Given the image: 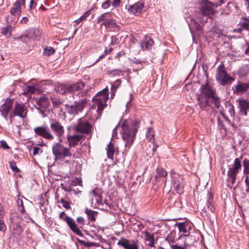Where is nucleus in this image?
<instances>
[{
	"mask_svg": "<svg viewBox=\"0 0 249 249\" xmlns=\"http://www.w3.org/2000/svg\"><path fill=\"white\" fill-rule=\"evenodd\" d=\"M239 24L242 28L238 29L237 30L238 31H242V28L247 31H249V17H243Z\"/></svg>",
	"mask_w": 249,
	"mask_h": 249,
	"instance_id": "2f4dec72",
	"label": "nucleus"
},
{
	"mask_svg": "<svg viewBox=\"0 0 249 249\" xmlns=\"http://www.w3.org/2000/svg\"><path fill=\"white\" fill-rule=\"evenodd\" d=\"M121 71H122L120 70H114L112 71H110L109 70L107 71V72L109 74L113 73V74H115V75L119 74V73H120Z\"/></svg>",
	"mask_w": 249,
	"mask_h": 249,
	"instance_id": "bf43d9fd",
	"label": "nucleus"
},
{
	"mask_svg": "<svg viewBox=\"0 0 249 249\" xmlns=\"http://www.w3.org/2000/svg\"><path fill=\"white\" fill-rule=\"evenodd\" d=\"M59 202H60L63 206L67 210H69L71 208L70 202L65 200L64 198L60 199Z\"/></svg>",
	"mask_w": 249,
	"mask_h": 249,
	"instance_id": "49530a36",
	"label": "nucleus"
},
{
	"mask_svg": "<svg viewBox=\"0 0 249 249\" xmlns=\"http://www.w3.org/2000/svg\"><path fill=\"white\" fill-rule=\"evenodd\" d=\"M186 237L184 241L185 246H180L178 244L173 245L172 249H185V246H191L194 243L198 241L199 239V233L198 232H194L191 234L190 232L187 235H185Z\"/></svg>",
	"mask_w": 249,
	"mask_h": 249,
	"instance_id": "6e6552de",
	"label": "nucleus"
},
{
	"mask_svg": "<svg viewBox=\"0 0 249 249\" xmlns=\"http://www.w3.org/2000/svg\"><path fill=\"white\" fill-rule=\"evenodd\" d=\"M243 173L246 175L245 183L246 187V192L249 193V160L245 159L243 161Z\"/></svg>",
	"mask_w": 249,
	"mask_h": 249,
	"instance_id": "412c9836",
	"label": "nucleus"
},
{
	"mask_svg": "<svg viewBox=\"0 0 249 249\" xmlns=\"http://www.w3.org/2000/svg\"><path fill=\"white\" fill-rule=\"evenodd\" d=\"M226 107L228 109V112L231 117H234L235 115L234 109L233 106L231 103H229L226 105Z\"/></svg>",
	"mask_w": 249,
	"mask_h": 249,
	"instance_id": "a18cd8bd",
	"label": "nucleus"
},
{
	"mask_svg": "<svg viewBox=\"0 0 249 249\" xmlns=\"http://www.w3.org/2000/svg\"><path fill=\"white\" fill-rule=\"evenodd\" d=\"M88 100L83 99L78 101H75L74 104H66L65 110L70 114L76 115L79 112H81L87 104Z\"/></svg>",
	"mask_w": 249,
	"mask_h": 249,
	"instance_id": "0eeeda50",
	"label": "nucleus"
},
{
	"mask_svg": "<svg viewBox=\"0 0 249 249\" xmlns=\"http://www.w3.org/2000/svg\"><path fill=\"white\" fill-rule=\"evenodd\" d=\"M195 27L197 31H200L201 30V26L196 22H195Z\"/></svg>",
	"mask_w": 249,
	"mask_h": 249,
	"instance_id": "338daca9",
	"label": "nucleus"
},
{
	"mask_svg": "<svg viewBox=\"0 0 249 249\" xmlns=\"http://www.w3.org/2000/svg\"><path fill=\"white\" fill-rule=\"evenodd\" d=\"M249 73V67L247 65L243 66L240 68L238 74L240 77H244Z\"/></svg>",
	"mask_w": 249,
	"mask_h": 249,
	"instance_id": "4c0bfd02",
	"label": "nucleus"
},
{
	"mask_svg": "<svg viewBox=\"0 0 249 249\" xmlns=\"http://www.w3.org/2000/svg\"><path fill=\"white\" fill-rule=\"evenodd\" d=\"M178 226L180 232L189 233L190 232L189 230H192L189 223L187 222L179 223Z\"/></svg>",
	"mask_w": 249,
	"mask_h": 249,
	"instance_id": "7c9ffc66",
	"label": "nucleus"
},
{
	"mask_svg": "<svg viewBox=\"0 0 249 249\" xmlns=\"http://www.w3.org/2000/svg\"><path fill=\"white\" fill-rule=\"evenodd\" d=\"M216 79L220 85L223 86L226 85L228 83H231L232 81H234L233 77H231L227 74L223 65H220L217 68Z\"/></svg>",
	"mask_w": 249,
	"mask_h": 249,
	"instance_id": "423d86ee",
	"label": "nucleus"
},
{
	"mask_svg": "<svg viewBox=\"0 0 249 249\" xmlns=\"http://www.w3.org/2000/svg\"><path fill=\"white\" fill-rule=\"evenodd\" d=\"M64 221H65L70 229L77 235L82 236L83 234L80 230L77 227L74 220L71 217L68 216H65L64 219Z\"/></svg>",
	"mask_w": 249,
	"mask_h": 249,
	"instance_id": "6ab92c4d",
	"label": "nucleus"
},
{
	"mask_svg": "<svg viewBox=\"0 0 249 249\" xmlns=\"http://www.w3.org/2000/svg\"><path fill=\"white\" fill-rule=\"evenodd\" d=\"M40 148L38 147H35L33 149V155H36L38 153L39 150H40Z\"/></svg>",
	"mask_w": 249,
	"mask_h": 249,
	"instance_id": "e2e57ef3",
	"label": "nucleus"
},
{
	"mask_svg": "<svg viewBox=\"0 0 249 249\" xmlns=\"http://www.w3.org/2000/svg\"><path fill=\"white\" fill-rule=\"evenodd\" d=\"M107 15H108V13H106L101 15V16L97 18V22L98 23L102 22H106V21L109 19V18H107Z\"/></svg>",
	"mask_w": 249,
	"mask_h": 249,
	"instance_id": "79ce46f5",
	"label": "nucleus"
},
{
	"mask_svg": "<svg viewBox=\"0 0 249 249\" xmlns=\"http://www.w3.org/2000/svg\"><path fill=\"white\" fill-rule=\"evenodd\" d=\"M139 127V122L136 121L125 120L121 123V133L125 147L129 148L133 143Z\"/></svg>",
	"mask_w": 249,
	"mask_h": 249,
	"instance_id": "f257e3e1",
	"label": "nucleus"
},
{
	"mask_svg": "<svg viewBox=\"0 0 249 249\" xmlns=\"http://www.w3.org/2000/svg\"><path fill=\"white\" fill-rule=\"evenodd\" d=\"M78 241L79 242H80L81 244L84 245H85L86 246H87V247L89 246V244H90V243L85 242V241L81 240H79V239H78Z\"/></svg>",
	"mask_w": 249,
	"mask_h": 249,
	"instance_id": "0e129e2a",
	"label": "nucleus"
},
{
	"mask_svg": "<svg viewBox=\"0 0 249 249\" xmlns=\"http://www.w3.org/2000/svg\"><path fill=\"white\" fill-rule=\"evenodd\" d=\"M92 129V125L84 118L79 119L77 124L74 127L76 132L85 134L90 133Z\"/></svg>",
	"mask_w": 249,
	"mask_h": 249,
	"instance_id": "1a4fd4ad",
	"label": "nucleus"
},
{
	"mask_svg": "<svg viewBox=\"0 0 249 249\" xmlns=\"http://www.w3.org/2000/svg\"><path fill=\"white\" fill-rule=\"evenodd\" d=\"M5 215V211L3 210V207L0 204V218H2Z\"/></svg>",
	"mask_w": 249,
	"mask_h": 249,
	"instance_id": "052dcab7",
	"label": "nucleus"
},
{
	"mask_svg": "<svg viewBox=\"0 0 249 249\" xmlns=\"http://www.w3.org/2000/svg\"><path fill=\"white\" fill-rule=\"evenodd\" d=\"M22 5H24V4L19 3L18 1H16L14 3L10 11L12 17H11L10 16H8L7 18V20L12 21L19 18L22 12L21 8Z\"/></svg>",
	"mask_w": 249,
	"mask_h": 249,
	"instance_id": "ddd939ff",
	"label": "nucleus"
},
{
	"mask_svg": "<svg viewBox=\"0 0 249 249\" xmlns=\"http://www.w3.org/2000/svg\"><path fill=\"white\" fill-rule=\"evenodd\" d=\"M146 138L147 140L151 142H152L154 144V142H155V140L154 138V130L152 128H149L147 131L146 134Z\"/></svg>",
	"mask_w": 249,
	"mask_h": 249,
	"instance_id": "e433bc0d",
	"label": "nucleus"
},
{
	"mask_svg": "<svg viewBox=\"0 0 249 249\" xmlns=\"http://www.w3.org/2000/svg\"><path fill=\"white\" fill-rule=\"evenodd\" d=\"M240 111L244 115H247V110L249 109V101L244 99H238Z\"/></svg>",
	"mask_w": 249,
	"mask_h": 249,
	"instance_id": "393cba45",
	"label": "nucleus"
},
{
	"mask_svg": "<svg viewBox=\"0 0 249 249\" xmlns=\"http://www.w3.org/2000/svg\"><path fill=\"white\" fill-rule=\"evenodd\" d=\"M121 124V123H119L118 125L114 128L112 131V136L113 137H115L117 135V129H118L119 126Z\"/></svg>",
	"mask_w": 249,
	"mask_h": 249,
	"instance_id": "680f3d73",
	"label": "nucleus"
},
{
	"mask_svg": "<svg viewBox=\"0 0 249 249\" xmlns=\"http://www.w3.org/2000/svg\"><path fill=\"white\" fill-rule=\"evenodd\" d=\"M0 147L3 148L4 149H9V147L8 145L6 142L4 140L0 141Z\"/></svg>",
	"mask_w": 249,
	"mask_h": 249,
	"instance_id": "5fc2aeb1",
	"label": "nucleus"
},
{
	"mask_svg": "<svg viewBox=\"0 0 249 249\" xmlns=\"http://www.w3.org/2000/svg\"><path fill=\"white\" fill-rule=\"evenodd\" d=\"M77 222L82 225H84L85 224L84 222V218L83 217H78L76 219Z\"/></svg>",
	"mask_w": 249,
	"mask_h": 249,
	"instance_id": "13d9d810",
	"label": "nucleus"
},
{
	"mask_svg": "<svg viewBox=\"0 0 249 249\" xmlns=\"http://www.w3.org/2000/svg\"><path fill=\"white\" fill-rule=\"evenodd\" d=\"M173 185L177 193L181 194L183 192L184 182L181 177L177 175L172 179Z\"/></svg>",
	"mask_w": 249,
	"mask_h": 249,
	"instance_id": "f3484780",
	"label": "nucleus"
},
{
	"mask_svg": "<svg viewBox=\"0 0 249 249\" xmlns=\"http://www.w3.org/2000/svg\"><path fill=\"white\" fill-rule=\"evenodd\" d=\"M40 86L37 84L34 85H25L23 90L25 94L36 93L39 91Z\"/></svg>",
	"mask_w": 249,
	"mask_h": 249,
	"instance_id": "bb28decb",
	"label": "nucleus"
},
{
	"mask_svg": "<svg viewBox=\"0 0 249 249\" xmlns=\"http://www.w3.org/2000/svg\"><path fill=\"white\" fill-rule=\"evenodd\" d=\"M90 195L94 196L98 204L102 203V192L98 188H96L91 191Z\"/></svg>",
	"mask_w": 249,
	"mask_h": 249,
	"instance_id": "c756f323",
	"label": "nucleus"
},
{
	"mask_svg": "<svg viewBox=\"0 0 249 249\" xmlns=\"http://www.w3.org/2000/svg\"><path fill=\"white\" fill-rule=\"evenodd\" d=\"M9 164L10 168L13 171L18 172L19 171V169L17 167L16 163L15 161H11L9 162Z\"/></svg>",
	"mask_w": 249,
	"mask_h": 249,
	"instance_id": "8fccbe9b",
	"label": "nucleus"
},
{
	"mask_svg": "<svg viewBox=\"0 0 249 249\" xmlns=\"http://www.w3.org/2000/svg\"><path fill=\"white\" fill-rule=\"evenodd\" d=\"M121 84V81L120 79L116 80L111 86V89H117L120 86Z\"/></svg>",
	"mask_w": 249,
	"mask_h": 249,
	"instance_id": "3c124183",
	"label": "nucleus"
},
{
	"mask_svg": "<svg viewBox=\"0 0 249 249\" xmlns=\"http://www.w3.org/2000/svg\"><path fill=\"white\" fill-rule=\"evenodd\" d=\"M144 5L141 2H138L133 5L128 6V11L130 13L134 15L140 14L142 9L143 8Z\"/></svg>",
	"mask_w": 249,
	"mask_h": 249,
	"instance_id": "b1692460",
	"label": "nucleus"
},
{
	"mask_svg": "<svg viewBox=\"0 0 249 249\" xmlns=\"http://www.w3.org/2000/svg\"><path fill=\"white\" fill-rule=\"evenodd\" d=\"M71 185H80L82 186V180L81 179L75 178L71 182Z\"/></svg>",
	"mask_w": 249,
	"mask_h": 249,
	"instance_id": "603ef678",
	"label": "nucleus"
},
{
	"mask_svg": "<svg viewBox=\"0 0 249 249\" xmlns=\"http://www.w3.org/2000/svg\"><path fill=\"white\" fill-rule=\"evenodd\" d=\"M200 94H203L209 98H211L216 94L215 89L208 83L202 85L200 88Z\"/></svg>",
	"mask_w": 249,
	"mask_h": 249,
	"instance_id": "a211bd4d",
	"label": "nucleus"
},
{
	"mask_svg": "<svg viewBox=\"0 0 249 249\" xmlns=\"http://www.w3.org/2000/svg\"><path fill=\"white\" fill-rule=\"evenodd\" d=\"M176 235L175 232H171L169 233L167 236L166 240L171 243H174L175 241V237Z\"/></svg>",
	"mask_w": 249,
	"mask_h": 249,
	"instance_id": "c03bdc74",
	"label": "nucleus"
},
{
	"mask_svg": "<svg viewBox=\"0 0 249 249\" xmlns=\"http://www.w3.org/2000/svg\"><path fill=\"white\" fill-rule=\"evenodd\" d=\"M207 207L211 212L213 213L214 212L215 208L212 199H209L208 200L207 202Z\"/></svg>",
	"mask_w": 249,
	"mask_h": 249,
	"instance_id": "37998d69",
	"label": "nucleus"
},
{
	"mask_svg": "<svg viewBox=\"0 0 249 249\" xmlns=\"http://www.w3.org/2000/svg\"><path fill=\"white\" fill-rule=\"evenodd\" d=\"M117 245L122 246L124 249H139V241L137 239L129 240L121 238Z\"/></svg>",
	"mask_w": 249,
	"mask_h": 249,
	"instance_id": "9b49d317",
	"label": "nucleus"
},
{
	"mask_svg": "<svg viewBox=\"0 0 249 249\" xmlns=\"http://www.w3.org/2000/svg\"><path fill=\"white\" fill-rule=\"evenodd\" d=\"M167 175V172L163 168H157L156 170V175L155 176V180L157 181L161 180L163 181L166 180V177Z\"/></svg>",
	"mask_w": 249,
	"mask_h": 249,
	"instance_id": "cd10ccee",
	"label": "nucleus"
},
{
	"mask_svg": "<svg viewBox=\"0 0 249 249\" xmlns=\"http://www.w3.org/2000/svg\"><path fill=\"white\" fill-rule=\"evenodd\" d=\"M244 4L246 6L248 11H249V0H244Z\"/></svg>",
	"mask_w": 249,
	"mask_h": 249,
	"instance_id": "774afa93",
	"label": "nucleus"
},
{
	"mask_svg": "<svg viewBox=\"0 0 249 249\" xmlns=\"http://www.w3.org/2000/svg\"><path fill=\"white\" fill-rule=\"evenodd\" d=\"M104 25L107 29L116 28L118 27L115 21L111 18L106 21V22H102L101 26Z\"/></svg>",
	"mask_w": 249,
	"mask_h": 249,
	"instance_id": "473e14b6",
	"label": "nucleus"
},
{
	"mask_svg": "<svg viewBox=\"0 0 249 249\" xmlns=\"http://www.w3.org/2000/svg\"><path fill=\"white\" fill-rule=\"evenodd\" d=\"M34 132L39 136L42 137L48 140H52L54 136L51 133L48 127L45 126H39L34 128Z\"/></svg>",
	"mask_w": 249,
	"mask_h": 249,
	"instance_id": "9d476101",
	"label": "nucleus"
},
{
	"mask_svg": "<svg viewBox=\"0 0 249 249\" xmlns=\"http://www.w3.org/2000/svg\"><path fill=\"white\" fill-rule=\"evenodd\" d=\"M36 103L40 107L43 108H47L50 104V102L48 98L46 97L42 96L39 99H36Z\"/></svg>",
	"mask_w": 249,
	"mask_h": 249,
	"instance_id": "72a5a7b5",
	"label": "nucleus"
},
{
	"mask_svg": "<svg viewBox=\"0 0 249 249\" xmlns=\"http://www.w3.org/2000/svg\"><path fill=\"white\" fill-rule=\"evenodd\" d=\"M241 162L239 159L236 158L234 160L233 164L229 165L227 174V186L231 188L235 182L237 175L241 170Z\"/></svg>",
	"mask_w": 249,
	"mask_h": 249,
	"instance_id": "7ed1b4c3",
	"label": "nucleus"
},
{
	"mask_svg": "<svg viewBox=\"0 0 249 249\" xmlns=\"http://www.w3.org/2000/svg\"><path fill=\"white\" fill-rule=\"evenodd\" d=\"M28 21V19L27 17H23L20 20V23L22 24H26V23H27Z\"/></svg>",
	"mask_w": 249,
	"mask_h": 249,
	"instance_id": "69168bd1",
	"label": "nucleus"
},
{
	"mask_svg": "<svg viewBox=\"0 0 249 249\" xmlns=\"http://www.w3.org/2000/svg\"><path fill=\"white\" fill-rule=\"evenodd\" d=\"M55 52L54 49L51 47H48L44 49L43 54L46 56H50L53 54Z\"/></svg>",
	"mask_w": 249,
	"mask_h": 249,
	"instance_id": "58836bf2",
	"label": "nucleus"
},
{
	"mask_svg": "<svg viewBox=\"0 0 249 249\" xmlns=\"http://www.w3.org/2000/svg\"><path fill=\"white\" fill-rule=\"evenodd\" d=\"M84 87L85 84L83 82H78L73 84H60L57 86L56 90L61 94H72V97L74 98V95L80 97L86 94L85 92L82 91Z\"/></svg>",
	"mask_w": 249,
	"mask_h": 249,
	"instance_id": "f03ea898",
	"label": "nucleus"
},
{
	"mask_svg": "<svg viewBox=\"0 0 249 249\" xmlns=\"http://www.w3.org/2000/svg\"><path fill=\"white\" fill-rule=\"evenodd\" d=\"M52 152L55 160L63 161L66 157H71L70 149L59 142L55 143L52 146Z\"/></svg>",
	"mask_w": 249,
	"mask_h": 249,
	"instance_id": "39448f33",
	"label": "nucleus"
},
{
	"mask_svg": "<svg viewBox=\"0 0 249 249\" xmlns=\"http://www.w3.org/2000/svg\"><path fill=\"white\" fill-rule=\"evenodd\" d=\"M110 6V2L108 0H106L102 4V7L104 9H107Z\"/></svg>",
	"mask_w": 249,
	"mask_h": 249,
	"instance_id": "6e6d98bb",
	"label": "nucleus"
},
{
	"mask_svg": "<svg viewBox=\"0 0 249 249\" xmlns=\"http://www.w3.org/2000/svg\"><path fill=\"white\" fill-rule=\"evenodd\" d=\"M212 102L214 104L215 107L218 108L220 106V98L217 96L216 94L214 95L212 98Z\"/></svg>",
	"mask_w": 249,
	"mask_h": 249,
	"instance_id": "ea45409f",
	"label": "nucleus"
},
{
	"mask_svg": "<svg viewBox=\"0 0 249 249\" xmlns=\"http://www.w3.org/2000/svg\"><path fill=\"white\" fill-rule=\"evenodd\" d=\"M153 44V39L150 36H145L141 43V47L143 50H149L151 49Z\"/></svg>",
	"mask_w": 249,
	"mask_h": 249,
	"instance_id": "a878e982",
	"label": "nucleus"
},
{
	"mask_svg": "<svg viewBox=\"0 0 249 249\" xmlns=\"http://www.w3.org/2000/svg\"><path fill=\"white\" fill-rule=\"evenodd\" d=\"M13 104V100L7 98L0 107V113L6 121L8 120L9 113L12 112Z\"/></svg>",
	"mask_w": 249,
	"mask_h": 249,
	"instance_id": "f8f14e48",
	"label": "nucleus"
},
{
	"mask_svg": "<svg viewBox=\"0 0 249 249\" xmlns=\"http://www.w3.org/2000/svg\"><path fill=\"white\" fill-rule=\"evenodd\" d=\"M12 31V27L11 26L5 27L1 29L2 34L5 36H10L11 34Z\"/></svg>",
	"mask_w": 249,
	"mask_h": 249,
	"instance_id": "a19ab883",
	"label": "nucleus"
},
{
	"mask_svg": "<svg viewBox=\"0 0 249 249\" xmlns=\"http://www.w3.org/2000/svg\"><path fill=\"white\" fill-rule=\"evenodd\" d=\"M115 151L114 144L111 142H110L107 145V155L108 158L113 160Z\"/></svg>",
	"mask_w": 249,
	"mask_h": 249,
	"instance_id": "f704fd0d",
	"label": "nucleus"
},
{
	"mask_svg": "<svg viewBox=\"0 0 249 249\" xmlns=\"http://www.w3.org/2000/svg\"><path fill=\"white\" fill-rule=\"evenodd\" d=\"M17 203H18V206L19 211H20V212L21 213H25V211L24 208L23 203L22 201L21 200H18L17 201Z\"/></svg>",
	"mask_w": 249,
	"mask_h": 249,
	"instance_id": "de8ad7c7",
	"label": "nucleus"
},
{
	"mask_svg": "<svg viewBox=\"0 0 249 249\" xmlns=\"http://www.w3.org/2000/svg\"><path fill=\"white\" fill-rule=\"evenodd\" d=\"M85 212L87 214L89 221H94L96 220L95 215L97 214V212L86 208Z\"/></svg>",
	"mask_w": 249,
	"mask_h": 249,
	"instance_id": "c9c22d12",
	"label": "nucleus"
},
{
	"mask_svg": "<svg viewBox=\"0 0 249 249\" xmlns=\"http://www.w3.org/2000/svg\"><path fill=\"white\" fill-rule=\"evenodd\" d=\"M232 89L233 93L235 94L246 92L249 90V83H244L238 81Z\"/></svg>",
	"mask_w": 249,
	"mask_h": 249,
	"instance_id": "aec40b11",
	"label": "nucleus"
},
{
	"mask_svg": "<svg viewBox=\"0 0 249 249\" xmlns=\"http://www.w3.org/2000/svg\"><path fill=\"white\" fill-rule=\"evenodd\" d=\"M213 6L212 2L208 0H204L202 3L200 12L202 15L206 16L213 15L215 12Z\"/></svg>",
	"mask_w": 249,
	"mask_h": 249,
	"instance_id": "4468645a",
	"label": "nucleus"
},
{
	"mask_svg": "<svg viewBox=\"0 0 249 249\" xmlns=\"http://www.w3.org/2000/svg\"><path fill=\"white\" fill-rule=\"evenodd\" d=\"M27 112L28 110L25 106L22 103H18L15 104L12 111L14 115L18 116L21 118L26 117Z\"/></svg>",
	"mask_w": 249,
	"mask_h": 249,
	"instance_id": "2eb2a0df",
	"label": "nucleus"
},
{
	"mask_svg": "<svg viewBox=\"0 0 249 249\" xmlns=\"http://www.w3.org/2000/svg\"><path fill=\"white\" fill-rule=\"evenodd\" d=\"M91 10H89L85 12L84 14L79 18V20L82 21L85 20L91 14Z\"/></svg>",
	"mask_w": 249,
	"mask_h": 249,
	"instance_id": "09e8293b",
	"label": "nucleus"
},
{
	"mask_svg": "<svg viewBox=\"0 0 249 249\" xmlns=\"http://www.w3.org/2000/svg\"><path fill=\"white\" fill-rule=\"evenodd\" d=\"M120 3L121 0H114L112 2V5L114 8H116L120 6Z\"/></svg>",
	"mask_w": 249,
	"mask_h": 249,
	"instance_id": "4d7b16f0",
	"label": "nucleus"
},
{
	"mask_svg": "<svg viewBox=\"0 0 249 249\" xmlns=\"http://www.w3.org/2000/svg\"><path fill=\"white\" fill-rule=\"evenodd\" d=\"M6 230V227L3 220L0 218V231L4 232Z\"/></svg>",
	"mask_w": 249,
	"mask_h": 249,
	"instance_id": "864d4df0",
	"label": "nucleus"
},
{
	"mask_svg": "<svg viewBox=\"0 0 249 249\" xmlns=\"http://www.w3.org/2000/svg\"><path fill=\"white\" fill-rule=\"evenodd\" d=\"M83 136L81 135H68L67 137L69 146L75 147L78 144V143L83 139Z\"/></svg>",
	"mask_w": 249,
	"mask_h": 249,
	"instance_id": "5701e85b",
	"label": "nucleus"
},
{
	"mask_svg": "<svg viewBox=\"0 0 249 249\" xmlns=\"http://www.w3.org/2000/svg\"><path fill=\"white\" fill-rule=\"evenodd\" d=\"M144 234L145 235V241L146 242V244L150 247H154L156 242L154 239V234H151L146 231L144 232Z\"/></svg>",
	"mask_w": 249,
	"mask_h": 249,
	"instance_id": "c85d7f7f",
	"label": "nucleus"
},
{
	"mask_svg": "<svg viewBox=\"0 0 249 249\" xmlns=\"http://www.w3.org/2000/svg\"><path fill=\"white\" fill-rule=\"evenodd\" d=\"M198 101V105L202 109H204L206 107L210 106V98L203 94H198L196 95Z\"/></svg>",
	"mask_w": 249,
	"mask_h": 249,
	"instance_id": "4be33fe9",
	"label": "nucleus"
},
{
	"mask_svg": "<svg viewBox=\"0 0 249 249\" xmlns=\"http://www.w3.org/2000/svg\"><path fill=\"white\" fill-rule=\"evenodd\" d=\"M108 90L107 88L98 92L92 98V102L97 106V111L101 113L104 108L107 106V101L108 99Z\"/></svg>",
	"mask_w": 249,
	"mask_h": 249,
	"instance_id": "20e7f679",
	"label": "nucleus"
},
{
	"mask_svg": "<svg viewBox=\"0 0 249 249\" xmlns=\"http://www.w3.org/2000/svg\"><path fill=\"white\" fill-rule=\"evenodd\" d=\"M50 127L58 137H61L64 133V127L58 121L52 120L50 123Z\"/></svg>",
	"mask_w": 249,
	"mask_h": 249,
	"instance_id": "dca6fc26",
	"label": "nucleus"
}]
</instances>
